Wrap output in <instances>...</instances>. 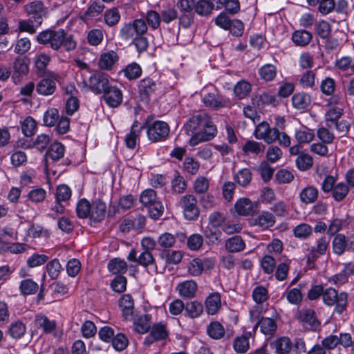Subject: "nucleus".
Here are the masks:
<instances>
[{
	"instance_id": "774afa93",
	"label": "nucleus",
	"mask_w": 354,
	"mask_h": 354,
	"mask_svg": "<svg viewBox=\"0 0 354 354\" xmlns=\"http://www.w3.org/2000/svg\"><path fill=\"white\" fill-rule=\"evenodd\" d=\"M46 271L52 279H56L62 270V266L58 259H55L49 261L46 266Z\"/></svg>"
},
{
	"instance_id": "4c0bfd02",
	"label": "nucleus",
	"mask_w": 354,
	"mask_h": 354,
	"mask_svg": "<svg viewBox=\"0 0 354 354\" xmlns=\"http://www.w3.org/2000/svg\"><path fill=\"white\" fill-rule=\"evenodd\" d=\"M186 315L192 319L200 317L203 313V306L197 301H189L185 306Z\"/></svg>"
},
{
	"instance_id": "f03ea898",
	"label": "nucleus",
	"mask_w": 354,
	"mask_h": 354,
	"mask_svg": "<svg viewBox=\"0 0 354 354\" xmlns=\"http://www.w3.org/2000/svg\"><path fill=\"white\" fill-rule=\"evenodd\" d=\"M336 178L332 175H326L322 184L321 189L324 194H331L336 202L344 201L349 192V186L344 182L336 183Z\"/></svg>"
},
{
	"instance_id": "393cba45",
	"label": "nucleus",
	"mask_w": 354,
	"mask_h": 354,
	"mask_svg": "<svg viewBox=\"0 0 354 354\" xmlns=\"http://www.w3.org/2000/svg\"><path fill=\"white\" fill-rule=\"evenodd\" d=\"M205 308L209 315H216L221 308V295L218 292L210 294L205 299Z\"/></svg>"
},
{
	"instance_id": "f704fd0d",
	"label": "nucleus",
	"mask_w": 354,
	"mask_h": 354,
	"mask_svg": "<svg viewBox=\"0 0 354 354\" xmlns=\"http://www.w3.org/2000/svg\"><path fill=\"white\" fill-rule=\"evenodd\" d=\"M265 149V145L262 143L256 142L254 140H248L242 147L243 151L246 155L259 156L263 153Z\"/></svg>"
},
{
	"instance_id": "79ce46f5",
	"label": "nucleus",
	"mask_w": 354,
	"mask_h": 354,
	"mask_svg": "<svg viewBox=\"0 0 354 354\" xmlns=\"http://www.w3.org/2000/svg\"><path fill=\"white\" fill-rule=\"evenodd\" d=\"M332 248L335 254L342 255L346 251V236L343 234H336L332 241Z\"/></svg>"
},
{
	"instance_id": "6e6552de",
	"label": "nucleus",
	"mask_w": 354,
	"mask_h": 354,
	"mask_svg": "<svg viewBox=\"0 0 354 354\" xmlns=\"http://www.w3.org/2000/svg\"><path fill=\"white\" fill-rule=\"evenodd\" d=\"M147 129V137L149 140L153 142L165 140L170 131L168 124L160 120H156L151 123H149Z\"/></svg>"
},
{
	"instance_id": "9d476101",
	"label": "nucleus",
	"mask_w": 354,
	"mask_h": 354,
	"mask_svg": "<svg viewBox=\"0 0 354 354\" xmlns=\"http://www.w3.org/2000/svg\"><path fill=\"white\" fill-rule=\"evenodd\" d=\"M111 86L109 76L104 73H95L88 80L89 89L97 95L104 93Z\"/></svg>"
},
{
	"instance_id": "f8f14e48",
	"label": "nucleus",
	"mask_w": 354,
	"mask_h": 354,
	"mask_svg": "<svg viewBox=\"0 0 354 354\" xmlns=\"http://www.w3.org/2000/svg\"><path fill=\"white\" fill-rule=\"evenodd\" d=\"M25 10L30 21L35 22L36 26H40L42 24L43 18L46 15V9L41 1H36L30 3L25 6Z\"/></svg>"
},
{
	"instance_id": "f257e3e1",
	"label": "nucleus",
	"mask_w": 354,
	"mask_h": 354,
	"mask_svg": "<svg viewBox=\"0 0 354 354\" xmlns=\"http://www.w3.org/2000/svg\"><path fill=\"white\" fill-rule=\"evenodd\" d=\"M37 41L39 44L48 46L56 51L62 47L66 51H72L77 46L73 35H68L62 28L57 30L47 29L41 31L37 35Z\"/></svg>"
},
{
	"instance_id": "e433bc0d",
	"label": "nucleus",
	"mask_w": 354,
	"mask_h": 354,
	"mask_svg": "<svg viewBox=\"0 0 354 354\" xmlns=\"http://www.w3.org/2000/svg\"><path fill=\"white\" fill-rule=\"evenodd\" d=\"M245 244L240 236H234L226 241L225 248L230 252H238L245 249Z\"/></svg>"
},
{
	"instance_id": "4468645a",
	"label": "nucleus",
	"mask_w": 354,
	"mask_h": 354,
	"mask_svg": "<svg viewBox=\"0 0 354 354\" xmlns=\"http://www.w3.org/2000/svg\"><path fill=\"white\" fill-rule=\"evenodd\" d=\"M127 259L130 262H134L143 267H148L155 263V259L151 252L143 250L138 255L136 249L132 248L128 254Z\"/></svg>"
},
{
	"instance_id": "72a5a7b5",
	"label": "nucleus",
	"mask_w": 354,
	"mask_h": 354,
	"mask_svg": "<svg viewBox=\"0 0 354 354\" xmlns=\"http://www.w3.org/2000/svg\"><path fill=\"white\" fill-rule=\"evenodd\" d=\"M65 153V147L60 142H53L50 145L46 153V158L51 159L53 161H57L62 158Z\"/></svg>"
},
{
	"instance_id": "ddd939ff",
	"label": "nucleus",
	"mask_w": 354,
	"mask_h": 354,
	"mask_svg": "<svg viewBox=\"0 0 354 354\" xmlns=\"http://www.w3.org/2000/svg\"><path fill=\"white\" fill-rule=\"evenodd\" d=\"M12 80L15 84H18L29 72L27 59L25 57H17L12 63Z\"/></svg>"
},
{
	"instance_id": "9b49d317",
	"label": "nucleus",
	"mask_w": 354,
	"mask_h": 354,
	"mask_svg": "<svg viewBox=\"0 0 354 354\" xmlns=\"http://www.w3.org/2000/svg\"><path fill=\"white\" fill-rule=\"evenodd\" d=\"M329 243L328 239L326 236H322L317 240L316 245L309 250L308 253L306 256V263L309 267L313 268L316 260L320 256L326 254Z\"/></svg>"
},
{
	"instance_id": "13d9d810",
	"label": "nucleus",
	"mask_w": 354,
	"mask_h": 354,
	"mask_svg": "<svg viewBox=\"0 0 354 354\" xmlns=\"http://www.w3.org/2000/svg\"><path fill=\"white\" fill-rule=\"evenodd\" d=\"M26 330L25 324L21 322L17 321L10 324L8 331L12 337L18 339L24 336Z\"/></svg>"
},
{
	"instance_id": "6ab92c4d",
	"label": "nucleus",
	"mask_w": 354,
	"mask_h": 354,
	"mask_svg": "<svg viewBox=\"0 0 354 354\" xmlns=\"http://www.w3.org/2000/svg\"><path fill=\"white\" fill-rule=\"evenodd\" d=\"M90 212L89 218L95 223H100L106 216V205L102 201L96 199L91 204Z\"/></svg>"
},
{
	"instance_id": "f3484780",
	"label": "nucleus",
	"mask_w": 354,
	"mask_h": 354,
	"mask_svg": "<svg viewBox=\"0 0 354 354\" xmlns=\"http://www.w3.org/2000/svg\"><path fill=\"white\" fill-rule=\"evenodd\" d=\"M103 99L111 108L118 107L122 102V91L115 86H111L104 93Z\"/></svg>"
},
{
	"instance_id": "5701e85b",
	"label": "nucleus",
	"mask_w": 354,
	"mask_h": 354,
	"mask_svg": "<svg viewBox=\"0 0 354 354\" xmlns=\"http://www.w3.org/2000/svg\"><path fill=\"white\" fill-rule=\"evenodd\" d=\"M318 196L319 190L313 185H308L305 187L301 190L299 194L300 201L306 205L315 203Z\"/></svg>"
},
{
	"instance_id": "49530a36",
	"label": "nucleus",
	"mask_w": 354,
	"mask_h": 354,
	"mask_svg": "<svg viewBox=\"0 0 354 354\" xmlns=\"http://www.w3.org/2000/svg\"><path fill=\"white\" fill-rule=\"evenodd\" d=\"M150 335L155 341L166 339L168 337L166 326L162 323L154 324L151 329Z\"/></svg>"
},
{
	"instance_id": "8fccbe9b",
	"label": "nucleus",
	"mask_w": 354,
	"mask_h": 354,
	"mask_svg": "<svg viewBox=\"0 0 354 354\" xmlns=\"http://www.w3.org/2000/svg\"><path fill=\"white\" fill-rule=\"evenodd\" d=\"M327 127H321L317 129V136L319 139L324 144H330L335 139V135L329 129L330 124H326Z\"/></svg>"
},
{
	"instance_id": "b1692460",
	"label": "nucleus",
	"mask_w": 354,
	"mask_h": 354,
	"mask_svg": "<svg viewBox=\"0 0 354 354\" xmlns=\"http://www.w3.org/2000/svg\"><path fill=\"white\" fill-rule=\"evenodd\" d=\"M252 223L262 229H267L275 223L274 215L269 212H262L252 220Z\"/></svg>"
},
{
	"instance_id": "864d4df0",
	"label": "nucleus",
	"mask_w": 354,
	"mask_h": 354,
	"mask_svg": "<svg viewBox=\"0 0 354 354\" xmlns=\"http://www.w3.org/2000/svg\"><path fill=\"white\" fill-rule=\"evenodd\" d=\"M91 203L85 198L80 200L76 206L77 215L80 218H89Z\"/></svg>"
},
{
	"instance_id": "052dcab7",
	"label": "nucleus",
	"mask_w": 354,
	"mask_h": 354,
	"mask_svg": "<svg viewBox=\"0 0 354 354\" xmlns=\"http://www.w3.org/2000/svg\"><path fill=\"white\" fill-rule=\"evenodd\" d=\"M20 290L23 295L35 294L38 288V284L30 279L23 280L20 283Z\"/></svg>"
},
{
	"instance_id": "ea45409f",
	"label": "nucleus",
	"mask_w": 354,
	"mask_h": 354,
	"mask_svg": "<svg viewBox=\"0 0 354 354\" xmlns=\"http://www.w3.org/2000/svg\"><path fill=\"white\" fill-rule=\"evenodd\" d=\"M207 333L212 339H220L225 335V329L220 322H212L207 326Z\"/></svg>"
},
{
	"instance_id": "5fc2aeb1",
	"label": "nucleus",
	"mask_w": 354,
	"mask_h": 354,
	"mask_svg": "<svg viewBox=\"0 0 354 354\" xmlns=\"http://www.w3.org/2000/svg\"><path fill=\"white\" fill-rule=\"evenodd\" d=\"M21 127L23 133L27 137H30L35 132L37 123L32 118L27 117L23 122H21Z\"/></svg>"
},
{
	"instance_id": "c03bdc74",
	"label": "nucleus",
	"mask_w": 354,
	"mask_h": 354,
	"mask_svg": "<svg viewBox=\"0 0 354 354\" xmlns=\"http://www.w3.org/2000/svg\"><path fill=\"white\" fill-rule=\"evenodd\" d=\"M251 84L245 80L238 82L234 87V93L239 99L247 97L251 91Z\"/></svg>"
},
{
	"instance_id": "c85d7f7f",
	"label": "nucleus",
	"mask_w": 354,
	"mask_h": 354,
	"mask_svg": "<svg viewBox=\"0 0 354 354\" xmlns=\"http://www.w3.org/2000/svg\"><path fill=\"white\" fill-rule=\"evenodd\" d=\"M215 8L214 3L208 0H198L195 1L194 8L196 14L201 17H209Z\"/></svg>"
},
{
	"instance_id": "423d86ee",
	"label": "nucleus",
	"mask_w": 354,
	"mask_h": 354,
	"mask_svg": "<svg viewBox=\"0 0 354 354\" xmlns=\"http://www.w3.org/2000/svg\"><path fill=\"white\" fill-rule=\"evenodd\" d=\"M217 135V128L208 115L200 131H197L189 140L192 147L196 146L199 143L212 140Z\"/></svg>"
},
{
	"instance_id": "e2e57ef3",
	"label": "nucleus",
	"mask_w": 354,
	"mask_h": 354,
	"mask_svg": "<svg viewBox=\"0 0 354 354\" xmlns=\"http://www.w3.org/2000/svg\"><path fill=\"white\" fill-rule=\"evenodd\" d=\"M277 74L276 67L272 64H265L259 69V75L266 81L272 80Z\"/></svg>"
},
{
	"instance_id": "bb28decb",
	"label": "nucleus",
	"mask_w": 354,
	"mask_h": 354,
	"mask_svg": "<svg viewBox=\"0 0 354 354\" xmlns=\"http://www.w3.org/2000/svg\"><path fill=\"white\" fill-rule=\"evenodd\" d=\"M234 209L237 214L248 216L253 213L254 205L249 198H241L235 203Z\"/></svg>"
},
{
	"instance_id": "c9c22d12",
	"label": "nucleus",
	"mask_w": 354,
	"mask_h": 354,
	"mask_svg": "<svg viewBox=\"0 0 354 354\" xmlns=\"http://www.w3.org/2000/svg\"><path fill=\"white\" fill-rule=\"evenodd\" d=\"M311 100L309 95L304 93H298L292 97V106L298 110L307 108L310 104Z\"/></svg>"
},
{
	"instance_id": "338daca9",
	"label": "nucleus",
	"mask_w": 354,
	"mask_h": 354,
	"mask_svg": "<svg viewBox=\"0 0 354 354\" xmlns=\"http://www.w3.org/2000/svg\"><path fill=\"white\" fill-rule=\"evenodd\" d=\"M157 243L162 248H169L175 244L176 238L172 234L165 232L158 236Z\"/></svg>"
},
{
	"instance_id": "7c9ffc66",
	"label": "nucleus",
	"mask_w": 354,
	"mask_h": 354,
	"mask_svg": "<svg viewBox=\"0 0 354 354\" xmlns=\"http://www.w3.org/2000/svg\"><path fill=\"white\" fill-rule=\"evenodd\" d=\"M252 179V173L248 168H243L239 170L234 175V181L242 187H247L250 185Z\"/></svg>"
},
{
	"instance_id": "6e6d98bb",
	"label": "nucleus",
	"mask_w": 354,
	"mask_h": 354,
	"mask_svg": "<svg viewBox=\"0 0 354 354\" xmlns=\"http://www.w3.org/2000/svg\"><path fill=\"white\" fill-rule=\"evenodd\" d=\"M104 38V34L101 29H92L87 33V41L88 43L93 46L100 45Z\"/></svg>"
},
{
	"instance_id": "a211bd4d",
	"label": "nucleus",
	"mask_w": 354,
	"mask_h": 354,
	"mask_svg": "<svg viewBox=\"0 0 354 354\" xmlns=\"http://www.w3.org/2000/svg\"><path fill=\"white\" fill-rule=\"evenodd\" d=\"M158 86L154 80L146 77L140 81L138 91L142 100L149 102L150 97L157 90Z\"/></svg>"
},
{
	"instance_id": "09e8293b",
	"label": "nucleus",
	"mask_w": 354,
	"mask_h": 354,
	"mask_svg": "<svg viewBox=\"0 0 354 354\" xmlns=\"http://www.w3.org/2000/svg\"><path fill=\"white\" fill-rule=\"evenodd\" d=\"M295 162L297 168L301 171H307L313 165V159L311 156L304 153L299 154Z\"/></svg>"
},
{
	"instance_id": "0e129e2a",
	"label": "nucleus",
	"mask_w": 354,
	"mask_h": 354,
	"mask_svg": "<svg viewBox=\"0 0 354 354\" xmlns=\"http://www.w3.org/2000/svg\"><path fill=\"white\" fill-rule=\"evenodd\" d=\"M171 187L173 191L177 194L183 193L187 188V183L178 172L176 173V176L171 181Z\"/></svg>"
},
{
	"instance_id": "58836bf2",
	"label": "nucleus",
	"mask_w": 354,
	"mask_h": 354,
	"mask_svg": "<svg viewBox=\"0 0 354 354\" xmlns=\"http://www.w3.org/2000/svg\"><path fill=\"white\" fill-rule=\"evenodd\" d=\"M315 137L313 130L306 127L297 129L295 132V138L299 144H306L310 142Z\"/></svg>"
},
{
	"instance_id": "4d7b16f0",
	"label": "nucleus",
	"mask_w": 354,
	"mask_h": 354,
	"mask_svg": "<svg viewBox=\"0 0 354 354\" xmlns=\"http://www.w3.org/2000/svg\"><path fill=\"white\" fill-rule=\"evenodd\" d=\"M59 111L55 108L48 109L44 115L43 121L46 126L53 127L59 120Z\"/></svg>"
},
{
	"instance_id": "7ed1b4c3",
	"label": "nucleus",
	"mask_w": 354,
	"mask_h": 354,
	"mask_svg": "<svg viewBox=\"0 0 354 354\" xmlns=\"http://www.w3.org/2000/svg\"><path fill=\"white\" fill-rule=\"evenodd\" d=\"M202 102L206 107L214 110L230 108L233 105V102L229 97L221 95L216 88L209 91L204 89L202 91Z\"/></svg>"
},
{
	"instance_id": "4be33fe9",
	"label": "nucleus",
	"mask_w": 354,
	"mask_h": 354,
	"mask_svg": "<svg viewBox=\"0 0 354 354\" xmlns=\"http://www.w3.org/2000/svg\"><path fill=\"white\" fill-rule=\"evenodd\" d=\"M197 289L198 285L194 280L183 281L176 286V290L179 295L186 299H192L194 297Z\"/></svg>"
},
{
	"instance_id": "473e14b6",
	"label": "nucleus",
	"mask_w": 354,
	"mask_h": 354,
	"mask_svg": "<svg viewBox=\"0 0 354 354\" xmlns=\"http://www.w3.org/2000/svg\"><path fill=\"white\" fill-rule=\"evenodd\" d=\"M35 325L37 328H41L46 333H50L56 327V323L53 320H50L46 315H37L35 319Z\"/></svg>"
},
{
	"instance_id": "39448f33",
	"label": "nucleus",
	"mask_w": 354,
	"mask_h": 354,
	"mask_svg": "<svg viewBox=\"0 0 354 354\" xmlns=\"http://www.w3.org/2000/svg\"><path fill=\"white\" fill-rule=\"evenodd\" d=\"M140 203L148 207L149 215L153 219L160 218L163 212L164 207L162 203L157 200L156 192L151 189L143 191L140 196Z\"/></svg>"
},
{
	"instance_id": "1a4fd4ad",
	"label": "nucleus",
	"mask_w": 354,
	"mask_h": 354,
	"mask_svg": "<svg viewBox=\"0 0 354 354\" xmlns=\"http://www.w3.org/2000/svg\"><path fill=\"white\" fill-rule=\"evenodd\" d=\"M57 74L53 72L41 78L36 85V91L39 95L48 96L53 95L57 89Z\"/></svg>"
},
{
	"instance_id": "cd10ccee",
	"label": "nucleus",
	"mask_w": 354,
	"mask_h": 354,
	"mask_svg": "<svg viewBox=\"0 0 354 354\" xmlns=\"http://www.w3.org/2000/svg\"><path fill=\"white\" fill-rule=\"evenodd\" d=\"M151 324V317L150 315L145 314L134 319L133 325L135 330L139 333L144 334L149 331Z\"/></svg>"
},
{
	"instance_id": "a19ab883",
	"label": "nucleus",
	"mask_w": 354,
	"mask_h": 354,
	"mask_svg": "<svg viewBox=\"0 0 354 354\" xmlns=\"http://www.w3.org/2000/svg\"><path fill=\"white\" fill-rule=\"evenodd\" d=\"M127 263L125 261L115 258L111 259L108 263V269L115 274H124L127 271Z\"/></svg>"
},
{
	"instance_id": "2eb2a0df",
	"label": "nucleus",
	"mask_w": 354,
	"mask_h": 354,
	"mask_svg": "<svg viewBox=\"0 0 354 354\" xmlns=\"http://www.w3.org/2000/svg\"><path fill=\"white\" fill-rule=\"evenodd\" d=\"M297 319L307 330L315 329L319 326V322L317 319L315 312L310 308L299 310L297 313Z\"/></svg>"
},
{
	"instance_id": "69168bd1",
	"label": "nucleus",
	"mask_w": 354,
	"mask_h": 354,
	"mask_svg": "<svg viewBox=\"0 0 354 354\" xmlns=\"http://www.w3.org/2000/svg\"><path fill=\"white\" fill-rule=\"evenodd\" d=\"M187 271L193 277L200 276L203 272L202 259L198 258L193 259L187 266Z\"/></svg>"
},
{
	"instance_id": "c756f323",
	"label": "nucleus",
	"mask_w": 354,
	"mask_h": 354,
	"mask_svg": "<svg viewBox=\"0 0 354 354\" xmlns=\"http://www.w3.org/2000/svg\"><path fill=\"white\" fill-rule=\"evenodd\" d=\"M312 39V33L305 30H296L292 35L293 43L298 46H307L311 41Z\"/></svg>"
},
{
	"instance_id": "603ef678",
	"label": "nucleus",
	"mask_w": 354,
	"mask_h": 354,
	"mask_svg": "<svg viewBox=\"0 0 354 354\" xmlns=\"http://www.w3.org/2000/svg\"><path fill=\"white\" fill-rule=\"evenodd\" d=\"M209 187V180L203 176H198L194 182L193 188L196 194H205Z\"/></svg>"
},
{
	"instance_id": "20e7f679",
	"label": "nucleus",
	"mask_w": 354,
	"mask_h": 354,
	"mask_svg": "<svg viewBox=\"0 0 354 354\" xmlns=\"http://www.w3.org/2000/svg\"><path fill=\"white\" fill-rule=\"evenodd\" d=\"M348 297L347 292L344 291L338 292L335 288L330 287L324 290L322 299L324 304L328 306H335V311L342 314L347 308Z\"/></svg>"
},
{
	"instance_id": "bf43d9fd",
	"label": "nucleus",
	"mask_w": 354,
	"mask_h": 354,
	"mask_svg": "<svg viewBox=\"0 0 354 354\" xmlns=\"http://www.w3.org/2000/svg\"><path fill=\"white\" fill-rule=\"evenodd\" d=\"M313 228L307 223H301L293 229L295 237L299 239H306L312 234Z\"/></svg>"
},
{
	"instance_id": "dca6fc26",
	"label": "nucleus",
	"mask_w": 354,
	"mask_h": 354,
	"mask_svg": "<svg viewBox=\"0 0 354 354\" xmlns=\"http://www.w3.org/2000/svg\"><path fill=\"white\" fill-rule=\"evenodd\" d=\"M208 114L200 113L191 117L184 125V129L187 135L193 136L200 131L206 120Z\"/></svg>"
},
{
	"instance_id": "412c9836",
	"label": "nucleus",
	"mask_w": 354,
	"mask_h": 354,
	"mask_svg": "<svg viewBox=\"0 0 354 354\" xmlns=\"http://www.w3.org/2000/svg\"><path fill=\"white\" fill-rule=\"evenodd\" d=\"M144 128L145 126L138 121H135L133 123L130 132L125 137V143L128 148L133 149L136 147Z\"/></svg>"
},
{
	"instance_id": "3c124183",
	"label": "nucleus",
	"mask_w": 354,
	"mask_h": 354,
	"mask_svg": "<svg viewBox=\"0 0 354 354\" xmlns=\"http://www.w3.org/2000/svg\"><path fill=\"white\" fill-rule=\"evenodd\" d=\"M130 24H131L132 26L133 33L135 39L147 33L148 27L145 20L142 19H136L132 21H130Z\"/></svg>"
},
{
	"instance_id": "a878e982",
	"label": "nucleus",
	"mask_w": 354,
	"mask_h": 354,
	"mask_svg": "<svg viewBox=\"0 0 354 354\" xmlns=\"http://www.w3.org/2000/svg\"><path fill=\"white\" fill-rule=\"evenodd\" d=\"M104 9V5L98 1H93L86 10L81 15L80 18L86 21L100 15Z\"/></svg>"
},
{
	"instance_id": "37998d69",
	"label": "nucleus",
	"mask_w": 354,
	"mask_h": 354,
	"mask_svg": "<svg viewBox=\"0 0 354 354\" xmlns=\"http://www.w3.org/2000/svg\"><path fill=\"white\" fill-rule=\"evenodd\" d=\"M120 18V13L116 8L108 9L104 14V22L109 27L116 26L119 23Z\"/></svg>"
},
{
	"instance_id": "aec40b11",
	"label": "nucleus",
	"mask_w": 354,
	"mask_h": 354,
	"mask_svg": "<svg viewBox=\"0 0 354 354\" xmlns=\"http://www.w3.org/2000/svg\"><path fill=\"white\" fill-rule=\"evenodd\" d=\"M119 57L114 50H109L102 53L98 59V66L104 71H111L118 62Z\"/></svg>"
},
{
	"instance_id": "680f3d73",
	"label": "nucleus",
	"mask_w": 354,
	"mask_h": 354,
	"mask_svg": "<svg viewBox=\"0 0 354 354\" xmlns=\"http://www.w3.org/2000/svg\"><path fill=\"white\" fill-rule=\"evenodd\" d=\"M119 37L121 39V40L126 42H131L133 39H135L133 33L132 26L131 24H130V22L124 23L121 26L119 30Z\"/></svg>"
},
{
	"instance_id": "0eeeda50",
	"label": "nucleus",
	"mask_w": 354,
	"mask_h": 354,
	"mask_svg": "<svg viewBox=\"0 0 354 354\" xmlns=\"http://www.w3.org/2000/svg\"><path fill=\"white\" fill-rule=\"evenodd\" d=\"M178 206L183 211V216L188 221H196L200 215L197 199L193 194H185L180 198Z\"/></svg>"
},
{
	"instance_id": "de8ad7c7",
	"label": "nucleus",
	"mask_w": 354,
	"mask_h": 354,
	"mask_svg": "<svg viewBox=\"0 0 354 354\" xmlns=\"http://www.w3.org/2000/svg\"><path fill=\"white\" fill-rule=\"evenodd\" d=\"M124 76L131 80L140 77L142 75V68L139 64L133 62L127 65L125 68L122 70Z\"/></svg>"
},
{
	"instance_id": "2f4dec72",
	"label": "nucleus",
	"mask_w": 354,
	"mask_h": 354,
	"mask_svg": "<svg viewBox=\"0 0 354 354\" xmlns=\"http://www.w3.org/2000/svg\"><path fill=\"white\" fill-rule=\"evenodd\" d=\"M343 114V108L339 107V106H328L324 115L326 124L330 123L333 125L339 120Z\"/></svg>"
},
{
	"instance_id": "a18cd8bd",
	"label": "nucleus",
	"mask_w": 354,
	"mask_h": 354,
	"mask_svg": "<svg viewBox=\"0 0 354 354\" xmlns=\"http://www.w3.org/2000/svg\"><path fill=\"white\" fill-rule=\"evenodd\" d=\"M257 325L260 327L261 332L265 335L272 334L277 328L274 320L268 317H262Z\"/></svg>"
}]
</instances>
